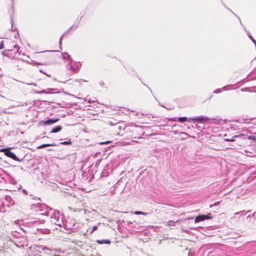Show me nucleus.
Segmentation results:
<instances>
[{
    "instance_id": "obj_34",
    "label": "nucleus",
    "mask_w": 256,
    "mask_h": 256,
    "mask_svg": "<svg viewBox=\"0 0 256 256\" xmlns=\"http://www.w3.org/2000/svg\"><path fill=\"white\" fill-rule=\"evenodd\" d=\"M173 133L176 134L178 133V131H174Z\"/></svg>"
},
{
    "instance_id": "obj_41",
    "label": "nucleus",
    "mask_w": 256,
    "mask_h": 256,
    "mask_svg": "<svg viewBox=\"0 0 256 256\" xmlns=\"http://www.w3.org/2000/svg\"><path fill=\"white\" fill-rule=\"evenodd\" d=\"M49 90H53L54 89L49 88Z\"/></svg>"
},
{
    "instance_id": "obj_33",
    "label": "nucleus",
    "mask_w": 256,
    "mask_h": 256,
    "mask_svg": "<svg viewBox=\"0 0 256 256\" xmlns=\"http://www.w3.org/2000/svg\"><path fill=\"white\" fill-rule=\"evenodd\" d=\"M14 48L16 49V50L18 51V46H14Z\"/></svg>"
},
{
    "instance_id": "obj_39",
    "label": "nucleus",
    "mask_w": 256,
    "mask_h": 256,
    "mask_svg": "<svg viewBox=\"0 0 256 256\" xmlns=\"http://www.w3.org/2000/svg\"><path fill=\"white\" fill-rule=\"evenodd\" d=\"M247 214V216H247V217H248V218H249V217L250 216V214Z\"/></svg>"
},
{
    "instance_id": "obj_21",
    "label": "nucleus",
    "mask_w": 256,
    "mask_h": 256,
    "mask_svg": "<svg viewBox=\"0 0 256 256\" xmlns=\"http://www.w3.org/2000/svg\"><path fill=\"white\" fill-rule=\"evenodd\" d=\"M248 37L250 39V40L254 44L256 43V40L252 38V36L250 34V32L248 34Z\"/></svg>"
},
{
    "instance_id": "obj_19",
    "label": "nucleus",
    "mask_w": 256,
    "mask_h": 256,
    "mask_svg": "<svg viewBox=\"0 0 256 256\" xmlns=\"http://www.w3.org/2000/svg\"><path fill=\"white\" fill-rule=\"evenodd\" d=\"M97 229H98V226H94L92 227V230H88V231L90 232V234H92L94 230H96Z\"/></svg>"
},
{
    "instance_id": "obj_35",
    "label": "nucleus",
    "mask_w": 256,
    "mask_h": 256,
    "mask_svg": "<svg viewBox=\"0 0 256 256\" xmlns=\"http://www.w3.org/2000/svg\"><path fill=\"white\" fill-rule=\"evenodd\" d=\"M84 214H86V212H88V210H84Z\"/></svg>"
},
{
    "instance_id": "obj_42",
    "label": "nucleus",
    "mask_w": 256,
    "mask_h": 256,
    "mask_svg": "<svg viewBox=\"0 0 256 256\" xmlns=\"http://www.w3.org/2000/svg\"><path fill=\"white\" fill-rule=\"evenodd\" d=\"M255 214H256V213H255V212H254V213L253 214L252 216H254Z\"/></svg>"
},
{
    "instance_id": "obj_13",
    "label": "nucleus",
    "mask_w": 256,
    "mask_h": 256,
    "mask_svg": "<svg viewBox=\"0 0 256 256\" xmlns=\"http://www.w3.org/2000/svg\"><path fill=\"white\" fill-rule=\"evenodd\" d=\"M58 120V118L54 119V120L49 119V120H48L46 121H45L44 124H53L56 122Z\"/></svg>"
},
{
    "instance_id": "obj_28",
    "label": "nucleus",
    "mask_w": 256,
    "mask_h": 256,
    "mask_svg": "<svg viewBox=\"0 0 256 256\" xmlns=\"http://www.w3.org/2000/svg\"><path fill=\"white\" fill-rule=\"evenodd\" d=\"M110 142H111L110 141H106V142H100V144H110Z\"/></svg>"
},
{
    "instance_id": "obj_37",
    "label": "nucleus",
    "mask_w": 256,
    "mask_h": 256,
    "mask_svg": "<svg viewBox=\"0 0 256 256\" xmlns=\"http://www.w3.org/2000/svg\"><path fill=\"white\" fill-rule=\"evenodd\" d=\"M182 134H184V135H187L188 134L186 132H183Z\"/></svg>"
},
{
    "instance_id": "obj_26",
    "label": "nucleus",
    "mask_w": 256,
    "mask_h": 256,
    "mask_svg": "<svg viewBox=\"0 0 256 256\" xmlns=\"http://www.w3.org/2000/svg\"><path fill=\"white\" fill-rule=\"evenodd\" d=\"M40 72H42V74H46V76H48V77H50V76H50V74H46V72H44L42 70L40 69Z\"/></svg>"
},
{
    "instance_id": "obj_11",
    "label": "nucleus",
    "mask_w": 256,
    "mask_h": 256,
    "mask_svg": "<svg viewBox=\"0 0 256 256\" xmlns=\"http://www.w3.org/2000/svg\"><path fill=\"white\" fill-rule=\"evenodd\" d=\"M29 220H30V222L32 223H36L40 221V218L39 216L38 218L30 216Z\"/></svg>"
},
{
    "instance_id": "obj_12",
    "label": "nucleus",
    "mask_w": 256,
    "mask_h": 256,
    "mask_svg": "<svg viewBox=\"0 0 256 256\" xmlns=\"http://www.w3.org/2000/svg\"><path fill=\"white\" fill-rule=\"evenodd\" d=\"M56 146V144H54V143L50 144H42V145L38 146L37 148L40 149V148H46V147H48V146Z\"/></svg>"
},
{
    "instance_id": "obj_22",
    "label": "nucleus",
    "mask_w": 256,
    "mask_h": 256,
    "mask_svg": "<svg viewBox=\"0 0 256 256\" xmlns=\"http://www.w3.org/2000/svg\"><path fill=\"white\" fill-rule=\"evenodd\" d=\"M220 122V120L216 119H212V122L215 124H218Z\"/></svg>"
},
{
    "instance_id": "obj_32",
    "label": "nucleus",
    "mask_w": 256,
    "mask_h": 256,
    "mask_svg": "<svg viewBox=\"0 0 256 256\" xmlns=\"http://www.w3.org/2000/svg\"><path fill=\"white\" fill-rule=\"evenodd\" d=\"M38 93H39V94H41V93L45 94V93H46V92L45 90H42L40 92H38Z\"/></svg>"
},
{
    "instance_id": "obj_30",
    "label": "nucleus",
    "mask_w": 256,
    "mask_h": 256,
    "mask_svg": "<svg viewBox=\"0 0 256 256\" xmlns=\"http://www.w3.org/2000/svg\"><path fill=\"white\" fill-rule=\"evenodd\" d=\"M228 86H224V87H222L221 89L222 90H228Z\"/></svg>"
},
{
    "instance_id": "obj_6",
    "label": "nucleus",
    "mask_w": 256,
    "mask_h": 256,
    "mask_svg": "<svg viewBox=\"0 0 256 256\" xmlns=\"http://www.w3.org/2000/svg\"><path fill=\"white\" fill-rule=\"evenodd\" d=\"M210 119L205 116H199L198 117H196L195 118H190L188 120V122H190V120H192L193 122H205L209 120Z\"/></svg>"
},
{
    "instance_id": "obj_5",
    "label": "nucleus",
    "mask_w": 256,
    "mask_h": 256,
    "mask_svg": "<svg viewBox=\"0 0 256 256\" xmlns=\"http://www.w3.org/2000/svg\"><path fill=\"white\" fill-rule=\"evenodd\" d=\"M36 250L38 252H44L45 253L47 254H50L52 252V250L50 248L45 246H36Z\"/></svg>"
},
{
    "instance_id": "obj_20",
    "label": "nucleus",
    "mask_w": 256,
    "mask_h": 256,
    "mask_svg": "<svg viewBox=\"0 0 256 256\" xmlns=\"http://www.w3.org/2000/svg\"><path fill=\"white\" fill-rule=\"evenodd\" d=\"M71 144L72 142L70 141H64L60 143V144L62 145H69L70 144Z\"/></svg>"
},
{
    "instance_id": "obj_9",
    "label": "nucleus",
    "mask_w": 256,
    "mask_h": 256,
    "mask_svg": "<svg viewBox=\"0 0 256 256\" xmlns=\"http://www.w3.org/2000/svg\"><path fill=\"white\" fill-rule=\"evenodd\" d=\"M82 64L78 62L74 64V66H70V70L72 71L76 72L81 67Z\"/></svg>"
},
{
    "instance_id": "obj_31",
    "label": "nucleus",
    "mask_w": 256,
    "mask_h": 256,
    "mask_svg": "<svg viewBox=\"0 0 256 256\" xmlns=\"http://www.w3.org/2000/svg\"><path fill=\"white\" fill-rule=\"evenodd\" d=\"M226 140L227 141V142H233L234 141V140H232V139H226Z\"/></svg>"
},
{
    "instance_id": "obj_25",
    "label": "nucleus",
    "mask_w": 256,
    "mask_h": 256,
    "mask_svg": "<svg viewBox=\"0 0 256 256\" xmlns=\"http://www.w3.org/2000/svg\"><path fill=\"white\" fill-rule=\"evenodd\" d=\"M42 232L44 234L50 233V230L48 229L42 230Z\"/></svg>"
},
{
    "instance_id": "obj_2",
    "label": "nucleus",
    "mask_w": 256,
    "mask_h": 256,
    "mask_svg": "<svg viewBox=\"0 0 256 256\" xmlns=\"http://www.w3.org/2000/svg\"><path fill=\"white\" fill-rule=\"evenodd\" d=\"M32 208L36 212L38 216H45L47 217V213L48 212V208L44 204H38L34 205Z\"/></svg>"
},
{
    "instance_id": "obj_43",
    "label": "nucleus",
    "mask_w": 256,
    "mask_h": 256,
    "mask_svg": "<svg viewBox=\"0 0 256 256\" xmlns=\"http://www.w3.org/2000/svg\"><path fill=\"white\" fill-rule=\"evenodd\" d=\"M188 256H190V254L188 255Z\"/></svg>"
},
{
    "instance_id": "obj_23",
    "label": "nucleus",
    "mask_w": 256,
    "mask_h": 256,
    "mask_svg": "<svg viewBox=\"0 0 256 256\" xmlns=\"http://www.w3.org/2000/svg\"><path fill=\"white\" fill-rule=\"evenodd\" d=\"M168 120H170V121H172V122H176L178 120V118H168Z\"/></svg>"
},
{
    "instance_id": "obj_36",
    "label": "nucleus",
    "mask_w": 256,
    "mask_h": 256,
    "mask_svg": "<svg viewBox=\"0 0 256 256\" xmlns=\"http://www.w3.org/2000/svg\"><path fill=\"white\" fill-rule=\"evenodd\" d=\"M62 36H61V38H60V44H61V40H62Z\"/></svg>"
},
{
    "instance_id": "obj_4",
    "label": "nucleus",
    "mask_w": 256,
    "mask_h": 256,
    "mask_svg": "<svg viewBox=\"0 0 256 256\" xmlns=\"http://www.w3.org/2000/svg\"><path fill=\"white\" fill-rule=\"evenodd\" d=\"M212 218V216H211V214H204V215H200L197 216L194 222L196 223L202 221H204L206 220H210Z\"/></svg>"
},
{
    "instance_id": "obj_17",
    "label": "nucleus",
    "mask_w": 256,
    "mask_h": 256,
    "mask_svg": "<svg viewBox=\"0 0 256 256\" xmlns=\"http://www.w3.org/2000/svg\"><path fill=\"white\" fill-rule=\"evenodd\" d=\"M176 222H174L173 220H169L167 222V225H168L169 226H174Z\"/></svg>"
},
{
    "instance_id": "obj_18",
    "label": "nucleus",
    "mask_w": 256,
    "mask_h": 256,
    "mask_svg": "<svg viewBox=\"0 0 256 256\" xmlns=\"http://www.w3.org/2000/svg\"><path fill=\"white\" fill-rule=\"evenodd\" d=\"M178 120L180 122H184L187 120V118L186 117H180V118H178Z\"/></svg>"
},
{
    "instance_id": "obj_3",
    "label": "nucleus",
    "mask_w": 256,
    "mask_h": 256,
    "mask_svg": "<svg viewBox=\"0 0 256 256\" xmlns=\"http://www.w3.org/2000/svg\"><path fill=\"white\" fill-rule=\"evenodd\" d=\"M0 151L2 152H4L6 156L12 158V160L18 162L20 161L18 158L14 154V153L13 152H11L10 150L3 148L1 149Z\"/></svg>"
},
{
    "instance_id": "obj_40",
    "label": "nucleus",
    "mask_w": 256,
    "mask_h": 256,
    "mask_svg": "<svg viewBox=\"0 0 256 256\" xmlns=\"http://www.w3.org/2000/svg\"><path fill=\"white\" fill-rule=\"evenodd\" d=\"M247 214V216H247V217H248V218H249V217L250 216V214Z\"/></svg>"
},
{
    "instance_id": "obj_1",
    "label": "nucleus",
    "mask_w": 256,
    "mask_h": 256,
    "mask_svg": "<svg viewBox=\"0 0 256 256\" xmlns=\"http://www.w3.org/2000/svg\"><path fill=\"white\" fill-rule=\"evenodd\" d=\"M47 217L50 218V220L52 224L62 227V218H60L59 212L58 210L50 208L48 209Z\"/></svg>"
},
{
    "instance_id": "obj_15",
    "label": "nucleus",
    "mask_w": 256,
    "mask_h": 256,
    "mask_svg": "<svg viewBox=\"0 0 256 256\" xmlns=\"http://www.w3.org/2000/svg\"><path fill=\"white\" fill-rule=\"evenodd\" d=\"M250 212V210H248L246 212H244V210H242V211H240V212H236L234 213V215H238V214L246 215L247 214H248Z\"/></svg>"
},
{
    "instance_id": "obj_38",
    "label": "nucleus",
    "mask_w": 256,
    "mask_h": 256,
    "mask_svg": "<svg viewBox=\"0 0 256 256\" xmlns=\"http://www.w3.org/2000/svg\"><path fill=\"white\" fill-rule=\"evenodd\" d=\"M48 151H52V149L48 148Z\"/></svg>"
},
{
    "instance_id": "obj_24",
    "label": "nucleus",
    "mask_w": 256,
    "mask_h": 256,
    "mask_svg": "<svg viewBox=\"0 0 256 256\" xmlns=\"http://www.w3.org/2000/svg\"><path fill=\"white\" fill-rule=\"evenodd\" d=\"M66 56L70 58V56L67 53L62 54V58H66Z\"/></svg>"
},
{
    "instance_id": "obj_10",
    "label": "nucleus",
    "mask_w": 256,
    "mask_h": 256,
    "mask_svg": "<svg viewBox=\"0 0 256 256\" xmlns=\"http://www.w3.org/2000/svg\"><path fill=\"white\" fill-rule=\"evenodd\" d=\"M96 242L98 244H110L111 242L110 240H96Z\"/></svg>"
},
{
    "instance_id": "obj_14",
    "label": "nucleus",
    "mask_w": 256,
    "mask_h": 256,
    "mask_svg": "<svg viewBox=\"0 0 256 256\" xmlns=\"http://www.w3.org/2000/svg\"><path fill=\"white\" fill-rule=\"evenodd\" d=\"M62 129V127L60 126H57L55 128H54L50 132L51 133H56L60 132Z\"/></svg>"
},
{
    "instance_id": "obj_16",
    "label": "nucleus",
    "mask_w": 256,
    "mask_h": 256,
    "mask_svg": "<svg viewBox=\"0 0 256 256\" xmlns=\"http://www.w3.org/2000/svg\"><path fill=\"white\" fill-rule=\"evenodd\" d=\"M132 214H134L136 215L142 214V215H144V216H146L147 214L146 213L142 212H140V211H135V212H133Z\"/></svg>"
},
{
    "instance_id": "obj_27",
    "label": "nucleus",
    "mask_w": 256,
    "mask_h": 256,
    "mask_svg": "<svg viewBox=\"0 0 256 256\" xmlns=\"http://www.w3.org/2000/svg\"><path fill=\"white\" fill-rule=\"evenodd\" d=\"M222 92V89L221 88H218V89H216V90L214 92V93H216V94H218V93H220Z\"/></svg>"
},
{
    "instance_id": "obj_29",
    "label": "nucleus",
    "mask_w": 256,
    "mask_h": 256,
    "mask_svg": "<svg viewBox=\"0 0 256 256\" xmlns=\"http://www.w3.org/2000/svg\"><path fill=\"white\" fill-rule=\"evenodd\" d=\"M4 48V42L2 41L0 44V50H2Z\"/></svg>"
},
{
    "instance_id": "obj_8",
    "label": "nucleus",
    "mask_w": 256,
    "mask_h": 256,
    "mask_svg": "<svg viewBox=\"0 0 256 256\" xmlns=\"http://www.w3.org/2000/svg\"><path fill=\"white\" fill-rule=\"evenodd\" d=\"M15 244L18 247H23L24 246H27V241L26 238H24L22 241L16 240L15 242Z\"/></svg>"
},
{
    "instance_id": "obj_7",
    "label": "nucleus",
    "mask_w": 256,
    "mask_h": 256,
    "mask_svg": "<svg viewBox=\"0 0 256 256\" xmlns=\"http://www.w3.org/2000/svg\"><path fill=\"white\" fill-rule=\"evenodd\" d=\"M132 132L137 133L139 135H143L144 133L143 128L138 126H135Z\"/></svg>"
}]
</instances>
